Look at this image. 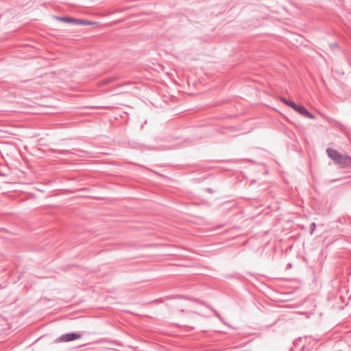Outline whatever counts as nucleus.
<instances>
[{
  "mask_svg": "<svg viewBox=\"0 0 351 351\" xmlns=\"http://www.w3.org/2000/svg\"><path fill=\"white\" fill-rule=\"evenodd\" d=\"M81 337H82V335L80 333H75V332L69 333V334H66V335H64L60 337L58 339H56V342H58V343L68 342V341H71L79 339Z\"/></svg>",
  "mask_w": 351,
  "mask_h": 351,
  "instance_id": "7ed1b4c3",
  "label": "nucleus"
},
{
  "mask_svg": "<svg viewBox=\"0 0 351 351\" xmlns=\"http://www.w3.org/2000/svg\"><path fill=\"white\" fill-rule=\"evenodd\" d=\"M60 20L62 21H66V22H74L77 24H80V25H89L91 23L90 22L86 21H77L73 18H60Z\"/></svg>",
  "mask_w": 351,
  "mask_h": 351,
  "instance_id": "20e7f679",
  "label": "nucleus"
},
{
  "mask_svg": "<svg viewBox=\"0 0 351 351\" xmlns=\"http://www.w3.org/2000/svg\"><path fill=\"white\" fill-rule=\"evenodd\" d=\"M280 100L300 113L301 115L304 116L306 118L311 119H315V117L314 114L311 113L308 110H307L303 106L298 105L297 104L294 103L293 101H289L284 97H280Z\"/></svg>",
  "mask_w": 351,
  "mask_h": 351,
  "instance_id": "f03ea898",
  "label": "nucleus"
},
{
  "mask_svg": "<svg viewBox=\"0 0 351 351\" xmlns=\"http://www.w3.org/2000/svg\"><path fill=\"white\" fill-rule=\"evenodd\" d=\"M328 156L337 164L343 166H351V158L347 155H341L337 151L332 149H328Z\"/></svg>",
  "mask_w": 351,
  "mask_h": 351,
  "instance_id": "f257e3e1",
  "label": "nucleus"
}]
</instances>
